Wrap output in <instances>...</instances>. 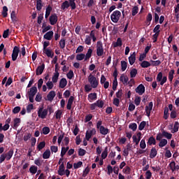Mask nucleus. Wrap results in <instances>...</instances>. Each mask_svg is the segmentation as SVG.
Masks as SVG:
<instances>
[{"label": "nucleus", "mask_w": 179, "mask_h": 179, "mask_svg": "<svg viewBox=\"0 0 179 179\" xmlns=\"http://www.w3.org/2000/svg\"><path fill=\"white\" fill-rule=\"evenodd\" d=\"M27 94L29 96V100L30 103H34V96L37 94V87H31L27 92Z\"/></svg>", "instance_id": "obj_1"}, {"label": "nucleus", "mask_w": 179, "mask_h": 179, "mask_svg": "<svg viewBox=\"0 0 179 179\" xmlns=\"http://www.w3.org/2000/svg\"><path fill=\"white\" fill-rule=\"evenodd\" d=\"M88 82L92 89H96L99 86V81L97 78L92 74H90L88 76Z\"/></svg>", "instance_id": "obj_2"}, {"label": "nucleus", "mask_w": 179, "mask_h": 179, "mask_svg": "<svg viewBox=\"0 0 179 179\" xmlns=\"http://www.w3.org/2000/svg\"><path fill=\"white\" fill-rule=\"evenodd\" d=\"M104 54V48H103V42L99 41L96 42V55L98 57H103Z\"/></svg>", "instance_id": "obj_3"}, {"label": "nucleus", "mask_w": 179, "mask_h": 179, "mask_svg": "<svg viewBox=\"0 0 179 179\" xmlns=\"http://www.w3.org/2000/svg\"><path fill=\"white\" fill-rule=\"evenodd\" d=\"M121 17V11L117 10H115L110 15V19L113 23H118V20Z\"/></svg>", "instance_id": "obj_4"}, {"label": "nucleus", "mask_w": 179, "mask_h": 179, "mask_svg": "<svg viewBox=\"0 0 179 179\" xmlns=\"http://www.w3.org/2000/svg\"><path fill=\"white\" fill-rule=\"evenodd\" d=\"M48 115V110L44 109V108L43 107L39 108L38 110V117L39 118L44 120L45 118H46Z\"/></svg>", "instance_id": "obj_5"}, {"label": "nucleus", "mask_w": 179, "mask_h": 179, "mask_svg": "<svg viewBox=\"0 0 179 179\" xmlns=\"http://www.w3.org/2000/svg\"><path fill=\"white\" fill-rule=\"evenodd\" d=\"M19 52H20V50L19 47L15 46L13 50V53L11 55L12 61H16L17 59V57H19Z\"/></svg>", "instance_id": "obj_6"}, {"label": "nucleus", "mask_w": 179, "mask_h": 179, "mask_svg": "<svg viewBox=\"0 0 179 179\" xmlns=\"http://www.w3.org/2000/svg\"><path fill=\"white\" fill-rule=\"evenodd\" d=\"M113 76L114 78V80L113 82V90L115 92V90H117V87L118 86V81L117 80V77L118 76V73L117 72V70L114 71Z\"/></svg>", "instance_id": "obj_7"}, {"label": "nucleus", "mask_w": 179, "mask_h": 179, "mask_svg": "<svg viewBox=\"0 0 179 179\" xmlns=\"http://www.w3.org/2000/svg\"><path fill=\"white\" fill-rule=\"evenodd\" d=\"M49 22L52 26L57 24V22H58V16L57 14H52L49 17Z\"/></svg>", "instance_id": "obj_8"}, {"label": "nucleus", "mask_w": 179, "mask_h": 179, "mask_svg": "<svg viewBox=\"0 0 179 179\" xmlns=\"http://www.w3.org/2000/svg\"><path fill=\"white\" fill-rule=\"evenodd\" d=\"M96 129L93 128L92 130L87 131L85 134L86 141H90V138L93 136V135H96Z\"/></svg>", "instance_id": "obj_9"}, {"label": "nucleus", "mask_w": 179, "mask_h": 179, "mask_svg": "<svg viewBox=\"0 0 179 179\" xmlns=\"http://www.w3.org/2000/svg\"><path fill=\"white\" fill-rule=\"evenodd\" d=\"M44 69H45V64L43 63L41 66H38L36 70V75L37 76H40V75L43 74L44 72Z\"/></svg>", "instance_id": "obj_10"}, {"label": "nucleus", "mask_w": 179, "mask_h": 179, "mask_svg": "<svg viewBox=\"0 0 179 179\" xmlns=\"http://www.w3.org/2000/svg\"><path fill=\"white\" fill-rule=\"evenodd\" d=\"M136 93H138L140 96H142V94H143V93H145V85L143 84H140L136 88Z\"/></svg>", "instance_id": "obj_11"}, {"label": "nucleus", "mask_w": 179, "mask_h": 179, "mask_svg": "<svg viewBox=\"0 0 179 179\" xmlns=\"http://www.w3.org/2000/svg\"><path fill=\"white\" fill-rule=\"evenodd\" d=\"M52 37H54V31H48L44 36H43V38L45 40H52Z\"/></svg>", "instance_id": "obj_12"}, {"label": "nucleus", "mask_w": 179, "mask_h": 179, "mask_svg": "<svg viewBox=\"0 0 179 179\" xmlns=\"http://www.w3.org/2000/svg\"><path fill=\"white\" fill-rule=\"evenodd\" d=\"M136 61V52H134L131 56L129 57V62L130 65H134Z\"/></svg>", "instance_id": "obj_13"}, {"label": "nucleus", "mask_w": 179, "mask_h": 179, "mask_svg": "<svg viewBox=\"0 0 179 179\" xmlns=\"http://www.w3.org/2000/svg\"><path fill=\"white\" fill-rule=\"evenodd\" d=\"M112 45L113 48H117V47H122V39H121V38H117L116 42H113Z\"/></svg>", "instance_id": "obj_14"}, {"label": "nucleus", "mask_w": 179, "mask_h": 179, "mask_svg": "<svg viewBox=\"0 0 179 179\" xmlns=\"http://www.w3.org/2000/svg\"><path fill=\"white\" fill-rule=\"evenodd\" d=\"M56 94L55 91H50L47 95V100L48 101H52L55 98Z\"/></svg>", "instance_id": "obj_15"}, {"label": "nucleus", "mask_w": 179, "mask_h": 179, "mask_svg": "<svg viewBox=\"0 0 179 179\" xmlns=\"http://www.w3.org/2000/svg\"><path fill=\"white\" fill-rule=\"evenodd\" d=\"M58 174L59 176H65V166L64 165V162L59 166Z\"/></svg>", "instance_id": "obj_16"}, {"label": "nucleus", "mask_w": 179, "mask_h": 179, "mask_svg": "<svg viewBox=\"0 0 179 179\" xmlns=\"http://www.w3.org/2000/svg\"><path fill=\"white\" fill-rule=\"evenodd\" d=\"M66 85H68V81L66 80V78H63L59 81V87H60V89H64L66 87Z\"/></svg>", "instance_id": "obj_17"}, {"label": "nucleus", "mask_w": 179, "mask_h": 179, "mask_svg": "<svg viewBox=\"0 0 179 179\" xmlns=\"http://www.w3.org/2000/svg\"><path fill=\"white\" fill-rule=\"evenodd\" d=\"M99 129L101 135H107L108 134H110V129L104 127V126H101Z\"/></svg>", "instance_id": "obj_18"}, {"label": "nucleus", "mask_w": 179, "mask_h": 179, "mask_svg": "<svg viewBox=\"0 0 179 179\" xmlns=\"http://www.w3.org/2000/svg\"><path fill=\"white\" fill-rule=\"evenodd\" d=\"M156 156H157V150L153 147L150 150V159H155Z\"/></svg>", "instance_id": "obj_19"}, {"label": "nucleus", "mask_w": 179, "mask_h": 179, "mask_svg": "<svg viewBox=\"0 0 179 179\" xmlns=\"http://www.w3.org/2000/svg\"><path fill=\"white\" fill-rule=\"evenodd\" d=\"M69 6H71L69 4V1H65L64 2H63L62 3L61 9H62V10L65 12V10H66V9H68L69 8Z\"/></svg>", "instance_id": "obj_20"}, {"label": "nucleus", "mask_w": 179, "mask_h": 179, "mask_svg": "<svg viewBox=\"0 0 179 179\" xmlns=\"http://www.w3.org/2000/svg\"><path fill=\"white\" fill-rule=\"evenodd\" d=\"M13 153H14L13 149L12 148L10 149V150L7 153H5L7 161H9L12 159V157L13 156Z\"/></svg>", "instance_id": "obj_21"}, {"label": "nucleus", "mask_w": 179, "mask_h": 179, "mask_svg": "<svg viewBox=\"0 0 179 179\" xmlns=\"http://www.w3.org/2000/svg\"><path fill=\"white\" fill-rule=\"evenodd\" d=\"M88 100H90V101L97 100V93L94 92V93L89 94Z\"/></svg>", "instance_id": "obj_22"}, {"label": "nucleus", "mask_w": 179, "mask_h": 179, "mask_svg": "<svg viewBox=\"0 0 179 179\" xmlns=\"http://www.w3.org/2000/svg\"><path fill=\"white\" fill-rule=\"evenodd\" d=\"M52 11V7H51V6L48 5L47 6L46 10H45V19L48 18V17L51 14Z\"/></svg>", "instance_id": "obj_23"}, {"label": "nucleus", "mask_w": 179, "mask_h": 179, "mask_svg": "<svg viewBox=\"0 0 179 179\" xmlns=\"http://www.w3.org/2000/svg\"><path fill=\"white\" fill-rule=\"evenodd\" d=\"M120 82H122L123 85H127V83H128V80H129V78H128V76L122 74L120 78Z\"/></svg>", "instance_id": "obj_24"}, {"label": "nucleus", "mask_w": 179, "mask_h": 179, "mask_svg": "<svg viewBox=\"0 0 179 179\" xmlns=\"http://www.w3.org/2000/svg\"><path fill=\"white\" fill-rule=\"evenodd\" d=\"M58 78H59V72L56 70V73H54V76L52 78L53 83H57V82H58Z\"/></svg>", "instance_id": "obj_25"}, {"label": "nucleus", "mask_w": 179, "mask_h": 179, "mask_svg": "<svg viewBox=\"0 0 179 179\" xmlns=\"http://www.w3.org/2000/svg\"><path fill=\"white\" fill-rule=\"evenodd\" d=\"M141 68H149V66H152V64H150V62H148V61H143L141 64H140Z\"/></svg>", "instance_id": "obj_26"}, {"label": "nucleus", "mask_w": 179, "mask_h": 179, "mask_svg": "<svg viewBox=\"0 0 179 179\" xmlns=\"http://www.w3.org/2000/svg\"><path fill=\"white\" fill-rule=\"evenodd\" d=\"M147 143L150 146H152V145H156V138H155V137H153V136H150L148 138V141Z\"/></svg>", "instance_id": "obj_27"}, {"label": "nucleus", "mask_w": 179, "mask_h": 179, "mask_svg": "<svg viewBox=\"0 0 179 179\" xmlns=\"http://www.w3.org/2000/svg\"><path fill=\"white\" fill-rule=\"evenodd\" d=\"M92 54H93V50L92 48H89L85 58V61H87V59H90V57H92Z\"/></svg>", "instance_id": "obj_28"}, {"label": "nucleus", "mask_w": 179, "mask_h": 179, "mask_svg": "<svg viewBox=\"0 0 179 179\" xmlns=\"http://www.w3.org/2000/svg\"><path fill=\"white\" fill-rule=\"evenodd\" d=\"M175 73H176V71H174V69L171 70L169 73L168 78L171 83L173 82V79H174Z\"/></svg>", "instance_id": "obj_29"}, {"label": "nucleus", "mask_w": 179, "mask_h": 179, "mask_svg": "<svg viewBox=\"0 0 179 179\" xmlns=\"http://www.w3.org/2000/svg\"><path fill=\"white\" fill-rule=\"evenodd\" d=\"M37 170H38V167L32 165L30 168H29V173H31V174L34 175L36 174V173H37Z\"/></svg>", "instance_id": "obj_30"}, {"label": "nucleus", "mask_w": 179, "mask_h": 179, "mask_svg": "<svg viewBox=\"0 0 179 179\" xmlns=\"http://www.w3.org/2000/svg\"><path fill=\"white\" fill-rule=\"evenodd\" d=\"M50 156H51V151L46 150L43 154V159H50Z\"/></svg>", "instance_id": "obj_31"}, {"label": "nucleus", "mask_w": 179, "mask_h": 179, "mask_svg": "<svg viewBox=\"0 0 179 179\" xmlns=\"http://www.w3.org/2000/svg\"><path fill=\"white\" fill-rule=\"evenodd\" d=\"M162 136L164 138H166V139H171V138H173V134H171V133H169L166 131H162Z\"/></svg>", "instance_id": "obj_32"}, {"label": "nucleus", "mask_w": 179, "mask_h": 179, "mask_svg": "<svg viewBox=\"0 0 179 179\" xmlns=\"http://www.w3.org/2000/svg\"><path fill=\"white\" fill-rule=\"evenodd\" d=\"M96 107H99V108H103L104 107V101L103 100L99 99L95 102Z\"/></svg>", "instance_id": "obj_33"}, {"label": "nucleus", "mask_w": 179, "mask_h": 179, "mask_svg": "<svg viewBox=\"0 0 179 179\" xmlns=\"http://www.w3.org/2000/svg\"><path fill=\"white\" fill-rule=\"evenodd\" d=\"M138 12H139V8L138 7V6H135L134 7H133L131 10L132 16H136Z\"/></svg>", "instance_id": "obj_34"}, {"label": "nucleus", "mask_w": 179, "mask_h": 179, "mask_svg": "<svg viewBox=\"0 0 179 179\" xmlns=\"http://www.w3.org/2000/svg\"><path fill=\"white\" fill-rule=\"evenodd\" d=\"M108 155V148L106 147L103 152L101 154V158L104 159L107 157Z\"/></svg>", "instance_id": "obj_35"}, {"label": "nucleus", "mask_w": 179, "mask_h": 179, "mask_svg": "<svg viewBox=\"0 0 179 179\" xmlns=\"http://www.w3.org/2000/svg\"><path fill=\"white\" fill-rule=\"evenodd\" d=\"M43 52L45 53L47 57H50V58H52L54 57V53L52 54L51 50L50 49L43 50Z\"/></svg>", "instance_id": "obj_36"}, {"label": "nucleus", "mask_w": 179, "mask_h": 179, "mask_svg": "<svg viewBox=\"0 0 179 179\" xmlns=\"http://www.w3.org/2000/svg\"><path fill=\"white\" fill-rule=\"evenodd\" d=\"M44 148H45V141H41V143H39V144L37 146V149L39 151L43 150V149H44Z\"/></svg>", "instance_id": "obj_37"}, {"label": "nucleus", "mask_w": 179, "mask_h": 179, "mask_svg": "<svg viewBox=\"0 0 179 179\" xmlns=\"http://www.w3.org/2000/svg\"><path fill=\"white\" fill-rule=\"evenodd\" d=\"M137 74H138V70L136 69H133L130 71V77L132 78H135Z\"/></svg>", "instance_id": "obj_38"}, {"label": "nucleus", "mask_w": 179, "mask_h": 179, "mask_svg": "<svg viewBox=\"0 0 179 179\" xmlns=\"http://www.w3.org/2000/svg\"><path fill=\"white\" fill-rule=\"evenodd\" d=\"M151 62V66H159V65H160V64H162V62H160V60H150Z\"/></svg>", "instance_id": "obj_39"}, {"label": "nucleus", "mask_w": 179, "mask_h": 179, "mask_svg": "<svg viewBox=\"0 0 179 179\" xmlns=\"http://www.w3.org/2000/svg\"><path fill=\"white\" fill-rule=\"evenodd\" d=\"M20 124V118L17 117L14 119V124H13L14 128H17V127H19Z\"/></svg>", "instance_id": "obj_40"}, {"label": "nucleus", "mask_w": 179, "mask_h": 179, "mask_svg": "<svg viewBox=\"0 0 179 179\" xmlns=\"http://www.w3.org/2000/svg\"><path fill=\"white\" fill-rule=\"evenodd\" d=\"M127 66H128V64L127 63V62L125 61L121 62V68H122V72H124L127 69Z\"/></svg>", "instance_id": "obj_41"}, {"label": "nucleus", "mask_w": 179, "mask_h": 179, "mask_svg": "<svg viewBox=\"0 0 179 179\" xmlns=\"http://www.w3.org/2000/svg\"><path fill=\"white\" fill-rule=\"evenodd\" d=\"M61 115H62V110H57L55 112V118L57 120H61Z\"/></svg>", "instance_id": "obj_42"}, {"label": "nucleus", "mask_w": 179, "mask_h": 179, "mask_svg": "<svg viewBox=\"0 0 179 179\" xmlns=\"http://www.w3.org/2000/svg\"><path fill=\"white\" fill-rule=\"evenodd\" d=\"M85 57H86V55L83 53L78 54L76 55V59L77 61H83V59H85Z\"/></svg>", "instance_id": "obj_43"}, {"label": "nucleus", "mask_w": 179, "mask_h": 179, "mask_svg": "<svg viewBox=\"0 0 179 179\" xmlns=\"http://www.w3.org/2000/svg\"><path fill=\"white\" fill-rule=\"evenodd\" d=\"M82 166H83V162H82V161H79L78 162L73 164V167L76 169H80V167H82Z\"/></svg>", "instance_id": "obj_44"}, {"label": "nucleus", "mask_w": 179, "mask_h": 179, "mask_svg": "<svg viewBox=\"0 0 179 179\" xmlns=\"http://www.w3.org/2000/svg\"><path fill=\"white\" fill-rule=\"evenodd\" d=\"M145 127H146V122L145 121L141 122L138 125L139 131H143V129H145Z\"/></svg>", "instance_id": "obj_45"}, {"label": "nucleus", "mask_w": 179, "mask_h": 179, "mask_svg": "<svg viewBox=\"0 0 179 179\" xmlns=\"http://www.w3.org/2000/svg\"><path fill=\"white\" fill-rule=\"evenodd\" d=\"M43 19H44V13L38 14L37 23L38 24H41V22H43Z\"/></svg>", "instance_id": "obj_46"}, {"label": "nucleus", "mask_w": 179, "mask_h": 179, "mask_svg": "<svg viewBox=\"0 0 179 179\" xmlns=\"http://www.w3.org/2000/svg\"><path fill=\"white\" fill-rule=\"evenodd\" d=\"M42 133L43 134V135H48V134H50V127H44L42 129Z\"/></svg>", "instance_id": "obj_47"}, {"label": "nucleus", "mask_w": 179, "mask_h": 179, "mask_svg": "<svg viewBox=\"0 0 179 179\" xmlns=\"http://www.w3.org/2000/svg\"><path fill=\"white\" fill-rule=\"evenodd\" d=\"M85 37H86L85 40V44H87V45H90V44H92V38H90L89 35H87Z\"/></svg>", "instance_id": "obj_48"}, {"label": "nucleus", "mask_w": 179, "mask_h": 179, "mask_svg": "<svg viewBox=\"0 0 179 179\" xmlns=\"http://www.w3.org/2000/svg\"><path fill=\"white\" fill-rule=\"evenodd\" d=\"M129 128H130V129H132V131H135L138 128V124H136V123H131L129 125Z\"/></svg>", "instance_id": "obj_49"}, {"label": "nucleus", "mask_w": 179, "mask_h": 179, "mask_svg": "<svg viewBox=\"0 0 179 179\" xmlns=\"http://www.w3.org/2000/svg\"><path fill=\"white\" fill-rule=\"evenodd\" d=\"M153 110V102H150L148 106H145V111H152Z\"/></svg>", "instance_id": "obj_50"}, {"label": "nucleus", "mask_w": 179, "mask_h": 179, "mask_svg": "<svg viewBox=\"0 0 179 179\" xmlns=\"http://www.w3.org/2000/svg\"><path fill=\"white\" fill-rule=\"evenodd\" d=\"M65 38H62L60 40V41L59 42V47L60 48H62V50H64V48H65Z\"/></svg>", "instance_id": "obj_51"}, {"label": "nucleus", "mask_w": 179, "mask_h": 179, "mask_svg": "<svg viewBox=\"0 0 179 179\" xmlns=\"http://www.w3.org/2000/svg\"><path fill=\"white\" fill-rule=\"evenodd\" d=\"M166 145H167V140L166 139H162L159 143V148H164Z\"/></svg>", "instance_id": "obj_52"}, {"label": "nucleus", "mask_w": 179, "mask_h": 179, "mask_svg": "<svg viewBox=\"0 0 179 179\" xmlns=\"http://www.w3.org/2000/svg\"><path fill=\"white\" fill-rule=\"evenodd\" d=\"M164 120H167L169 118V108L167 107L164 108Z\"/></svg>", "instance_id": "obj_53"}, {"label": "nucleus", "mask_w": 179, "mask_h": 179, "mask_svg": "<svg viewBox=\"0 0 179 179\" xmlns=\"http://www.w3.org/2000/svg\"><path fill=\"white\" fill-rule=\"evenodd\" d=\"M2 15L4 17H6V16H8V7L6 6L3 7Z\"/></svg>", "instance_id": "obj_54"}, {"label": "nucleus", "mask_w": 179, "mask_h": 179, "mask_svg": "<svg viewBox=\"0 0 179 179\" xmlns=\"http://www.w3.org/2000/svg\"><path fill=\"white\" fill-rule=\"evenodd\" d=\"M153 33L160 34V24L156 25V27L153 29Z\"/></svg>", "instance_id": "obj_55"}, {"label": "nucleus", "mask_w": 179, "mask_h": 179, "mask_svg": "<svg viewBox=\"0 0 179 179\" xmlns=\"http://www.w3.org/2000/svg\"><path fill=\"white\" fill-rule=\"evenodd\" d=\"M10 18H11L13 22H17V20L16 18V15H15V11H12V13L10 14Z\"/></svg>", "instance_id": "obj_56"}, {"label": "nucleus", "mask_w": 179, "mask_h": 179, "mask_svg": "<svg viewBox=\"0 0 179 179\" xmlns=\"http://www.w3.org/2000/svg\"><path fill=\"white\" fill-rule=\"evenodd\" d=\"M170 169L171 171H176V162H171L169 164Z\"/></svg>", "instance_id": "obj_57"}, {"label": "nucleus", "mask_w": 179, "mask_h": 179, "mask_svg": "<svg viewBox=\"0 0 179 179\" xmlns=\"http://www.w3.org/2000/svg\"><path fill=\"white\" fill-rule=\"evenodd\" d=\"M20 110H21L20 106H15V107L13 109V114H18V113H20Z\"/></svg>", "instance_id": "obj_58"}, {"label": "nucleus", "mask_w": 179, "mask_h": 179, "mask_svg": "<svg viewBox=\"0 0 179 179\" xmlns=\"http://www.w3.org/2000/svg\"><path fill=\"white\" fill-rule=\"evenodd\" d=\"M140 148L141 149H145L146 148V142L145 141V139H142L140 143Z\"/></svg>", "instance_id": "obj_59"}, {"label": "nucleus", "mask_w": 179, "mask_h": 179, "mask_svg": "<svg viewBox=\"0 0 179 179\" xmlns=\"http://www.w3.org/2000/svg\"><path fill=\"white\" fill-rule=\"evenodd\" d=\"M179 129V122H175V124L173 125V132H178Z\"/></svg>", "instance_id": "obj_60"}, {"label": "nucleus", "mask_w": 179, "mask_h": 179, "mask_svg": "<svg viewBox=\"0 0 179 179\" xmlns=\"http://www.w3.org/2000/svg\"><path fill=\"white\" fill-rule=\"evenodd\" d=\"M123 173H124V174H130L131 168L128 166H125V168L123 169Z\"/></svg>", "instance_id": "obj_61"}, {"label": "nucleus", "mask_w": 179, "mask_h": 179, "mask_svg": "<svg viewBox=\"0 0 179 179\" xmlns=\"http://www.w3.org/2000/svg\"><path fill=\"white\" fill-rule=\"evenodd\" d=\"M86 155V151L84 149L80 148L78 150V156H85Z\"/></svg>", "instance_id": "obj_62"}, {"label": "nucleus", "mask_w": 179, "mask_h": 179, "mask_svg": "<svg viewBox=\"0 0 179 179\" xmlns=\"http://www.w3.org/2000/svg\"><path fill=\"white\" fill-rule=\"evenodd\" d=\"M66 76H67L68 79H72V78H73V76H74L73 71L70 70L69 71V73L66 74Z\"/></svg>", "instance_id": "obj_63"}, {"label": "nucleus", "mask_w": 179, "mask_h": 179, "mask_svg": "<svg viewBox=\"0 0 179 179\" xmlns=\"http://www.w3.org/2000/svg\"><path fill=\"white\" fill-rule=\"evenodd\" d=\"M145 178L150 179L152 178V172L150 170L147 171L145 173Z\"/></svg>", "instance_id": "obj_64"}]
</instances>
